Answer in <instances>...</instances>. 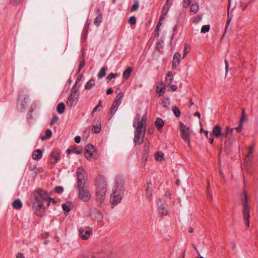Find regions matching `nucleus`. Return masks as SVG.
I'll list each match as a JSON object with an SVG mask.
<instances>
[{"label": "nucleus", "mask_w": 258, "mask_h": 258, "mask_svg": "<svg viewBox=\"0 0 258 258\" xmlns=\"http://www.w3.org/2000/svg\"><path fill=\"white\" fill-rule=\"evenodd\" d=\"M117 76V74L111 73L108 75V76L107 77V79L108 80L110 81V80H112V79L115 78Z\"/></svg>", "instance_id": "nucleus-45"}, {"label": "nucleus", "mask_w": 258, "mask_h": 258, "mask_svg": "<svg viewBox=\"0 0 258 258\" xmlns=\"http://www.w3.org/2000/svg\"><path fill=\"white\" fill-rule=\"evenodd\" d=\"M170 104V101L168 97H164L162 100V105L163 107L166 108L168 107Z\"/></svg>", "instance_id": "nucleus-32"}, {"label": "nucleus", "mask_w": 258, "mask_h": 258, "mask_svg": "<svg viewBox=\"0 0 258 258\" xmlns=\"http://www.w3.org/2000/svg\"><path fill=\"white\" fill-rule=\"evenodd\" d=\"M190 12L194 14H196L199 10V5L197 3H193L190 8Z\"/></svg>", "instance_id": "nucleus-29"}, {"label": "nucleus", "mask_w": 258, "mask_h": 258, "mask_svg": "<svg viewBox=\"0 0 258 258\" xmlns=\"http://www.w3.org/2000/svg\"><path fill=\"white\" fill-rule=\"evenodd\" d=\"M201 19V18L200 17V16H197V17H196L194 20V23H196V22H198L199 21H200Z\"/></svg>", "instance_id": "nucleus-62"}, {"label": "nucleus", "mask_w": 258, "mask_h": 258, "mask_svg": "<svg viewBox=\"0 0 258 258\" xmlns=\"http://www.w3.org/2000/svg\"><path fill=\"white\" fill-rule=\"evenodd\" d=\"M60 156L58 153L52 152L50 154L49 162L51 164H55L60 160Z\"/></svg>", "instance_id": "nucleus-15"}, {"label": "nucleus", "mask_w": 258, "mask_h": 258, "mask_svg": "<svg viewBox=\"0 0 258 258\" xmlns=\"http://www.w3.org/2000/svg\"><path fill=\"white\" fill-rule=\"evenodd\" d=\"M74 140L76 143H79L81 141V137L80 136H76Z\"/></svg>", "instance_id": "nucleus-58"}, {"label": "nucleus", "mask_w": 258, "mask_h": 258, "mask_svg": "<svg viewBox=\"0 0 258 258\" xmlns=\"http://www.w3.org/2000/svg\"><path fill=\"white\" fill-rule=\"evenodd\" d=\"M234 130H236L237 132L238 133H239L241 131L242 129V124L241 122H240L239 125L236 127H234L233 128Z\"/></svg>", "instance_id": "nucleus-53"}, {"label": "nucleus", "mask_w": 258, "mask_h": 258, "mask_svg": "<svg viewBox=\"0 0 258 258\" xmlns=\"http://www.w3.org/2000/svg\"><path fill=\"white\" fill-rule=\"evenodd\" d=\"M106 70L107 69L105 67H102L98 74V78H103L106 75Z\"/></svg>", "instance_id": "nucleus-28"}, {"label": "nucleus", "mask_w": 258, "mask_h": 258, "mask_svg": "<svg viewBox=\"0 0 258 258\" xmlns=\"http://www.w3.org/2000/svg\"><path fill=\"white\" fill-rule=\"evenodd\" d=\"M164 154L161 152H157L155 154V157L157 161H162L164 160Z\"/></svg>", "instance_id": "nucleus-30"}, {"label": "nucleus", "mask_w": 258, "mask_h": 258, "mask_svg": "<svg viewBox=\"0 0 258 258\" xmlns=\"http://www.w3.org/2000/svg\"><path fill=\"white\" fill-rule=\"evenodd\" d=\"M79 92L77 89L72 88L71 93L68 98L67 105L69 107H72L75 105L78 100Z\"/></svg>", "instance_id": "nucleus-8"}, {"label": "nucleus", "mask_w": 258, "mask_h": 258, "mask_svg": "<svg viewBox=\"0 0 258 258\" xmlns=\"http://www.w3.org/2000/svg\"><path fill=\"white\" fill-rule=\"evenodd\" d=\"M165 88L164 87L161 88H157V92L159 94V96H162L165 92Z\"/></svg>", "instance_id": "nucleus-43"}, {"label": "nucleus", "mask_w": 258, "mask_h": 258, "mask_svg": "<svg viewBox=\"0 0 258 258\" xmlns=\"http://www.w3.org/2000/svg\"><path fill=\"white\" fill-rule=\"evenodd\" d=\"M94 150V147L93 145L88 144L85 147V150L87 151H92L93 152V150Z\"/></svg>", "instance_id": "nucleus-47"}, {"label": "nucleus", "mask_w": 258, "mask_h": 258, "mask_svg": "<svg viewBox=\"0 0 258 258\" xmlns=\"http://www.w3.org/2000/svg\"><path fill=\"white\" fill-rule=\"evenodd\" d=\"M70 205V204L68 203H63L62 205V207L63 210L64 211V214L66 215H68L69 214V213L70 211V208L69 207L68 205Z\"/></svg>", "instance_id": "nucleus-33"}, {"label": "nucleus", "mask_w": 258, "mask_h": 258, "mask_svg": "<svg viewBox=\"0 0 258 258\" xmlns=\"http://www.w3.org/2000/svg\"><path fill=\"white\" fill-rule=\"evenodd\" d=\"M121 102L114 100L110 109V117L111 118L118 109Z\"/></svg>", "instance_id": "nucleus-14"}, {"label": "nucleus", "mask_w": 258, "mask_h": 258, "mask_svg": "<svg viewBox=\"0 0 258 258\" xmlns=\"http://www.w3.org/2000/svg\"><path fill=\"white\" fill-rule=\"evenodd\" d=\"M16 258H25V257L23 253H18L16 255Z\"/></svg>", "instance_id": "nucleus-64"}, {"label": "nucleus", "mask_w": 258, "mask_h": 258, "mask_svg": "<svg viewBox=\"0 0 258 258\" xmlns=\"http://www.w3.org/2000/svg\"><path fill=\"white\" fill-rule=\"evenodd\" d=\"M172 111L176 116L179 117L180 116V111L177 107L175 106L173 107Z\"/></svg>", "instance_id": "nucleus-36"}, {"label": "nucleus", "mask_w": 258, "mask_h": 258, "mask_svg": "<svg viewBox=\"0 0 258 258\" xmlns=\"http://www.w3.org/2000/svg\"><path fill=\"white\" fill-rule=\"evenodd\" d=\"M112 93H113V90H112V88H111L108 89L106 91V94L108 95L112 94Z\"/></svg>", "instance_id": "nucleus-63"}, {"label": "nucleus", "mask_w": 258, "mask_h": 258, "mask_svg": "<svg viewBox=\"0 0 258 258\" xmlns=\"http://www.w3.org/2000/svg\"><path fill=\"white\" fill-rule=\"evenodd\" d=\"M234 128L229 127L228 126H226L225 130L221 133V137L220 138L223 139L227 138L229 134H231Z\"/></svg>", "instance_id": "nucleus-19"}, {"label": "nucleus", "mask_w": 258, "mask_h": 258, "mask_svg": "<svg viewBox=\"0 0 258 258\" xmlns=\"http://www.w3.org/2000/svg\"><path fill=\"white\" fill-rule=\"evenodd\" d=\"M84 155L87 159H90L92 155H93V152L92 151H87L85 150Z\"/></svg>", "instance_id": "nucleus-42"}, {"label": "nucleus", "mask_w": 258, "mask_h": 258, "mask_svg": "<svg viewBox=\"0 0 258 258\" xmlns=\"http://www.w3.org/2000/svg\"><path fill=\"white\" fill-rule=\"evenodd\" d=\"M101 130V125H94L92 130V133L95 134L99 133Z\"/></svg>", "instance_id": "nucleus-34"}, {"label": "nucleus", "mask_w": 258, "mask_h": 258, "mask_svg": "<svg viewBox=\"0 0 258 258\" xmlns=\"http://www.w3.org/2000/svg\"><path fill=\"white\" fill-rule=\"evenodd\" d=\"M124 190V181L120 176L116 177L115 185L111 195L110 202L113 205H116L122 200V196Z\"/></svg>", "instance_id": "nucleus-3"}, {"label": "nucleus", "mask_w": 258, "mask_h": 258, "mask_svg": "<svg viewBox=\"0 0 258 258\" xmlns=\"http://www.w3.org/2000/svg\"><path fill=\"white\" fill-rule=\"evenodd\" d=\"M77 176V185L88 184L87 175L86 171L81 167L77 168L76 171Z\"/></svg>", "instance_id": "nucleus-7"}, {"label": "nucleus", "mask_w": 258, "mask_h": 258, "mask_svg": "<svg viewBox=\"0 0 258 258\" xmlns=\"http://www.w3.org/2000/svg\"><path fill=\"white\" fill-rule=\"evenodd\" d=\"M81 77L80 78L78 77L77 78V79L75 84L73 86L72 88H75V89H78V88H79L80 86V84H79V83L80 81L81 80Z\"/></svg>", "instance_id": "nucleus-44"}, {"label": "nucleus", "mask_w": 258, "mask_h": 258, "mask_svg": "<svg viewBox=\"0 0 258 258\" xmlns=\"http://www.w3.org/2000/svg\"><path fill=\"white\" fill-rule=\"evenodd\" d=\"M68 153H75L76 154H80L82 153V150H79L76 147H73L72 149H69L67 150Z\"/></svg>", "instance_id": "nucleus-31"}, {"label": "nucleus", "mask_w": 258, "mask_h": 258, "mask_svg": "<svg viewBox=\"0 0 258 258\" xmlns=\"http://www.w3.org/2000/svg\"><path fill=\"white\" fill-rule=\"evenodd\" d=\"M58 120V117L56 116H53L51 122L50 123V125H53L55 123H56Z\"/></svg>", "instance_id": "nucleus-50"}, {"label": "nucleus", "mask_w": 258, "mask_h": 258, "mask_svg": "<svg viewBox=\"0 0 258 258\" xmlns=\"http://www.w3.org/2000/svg\"><path fill=\"white\" fill-rule=\"evenodd\" d=\"M13 207L16 210L20 209L22 207V203L20 200L17 199L12 203Z\"/></svg>", "instance_id": "nucleus-22"}, {"label": "nucleus", "mask_w": 258, "mask_h": 258, "mask_svg": "<svg viewBox=\"0 0 258 258\" xmlns=\"http://www.w3.org/2000/svg\"><path fill=\"white\" fill-rule=\"evenodd\" d=\"M102 107V103L101 101H99L98 104L94 107L93 109L94 112H96L97 111H99V108Z\"/></svg>", "instance_id": "nucleus-49"}, {"label": "nucleus", "mask_w": 258, "mask_h": 258, "mask_svg": "<svg viewBox=\"0 0 258 258\" xmlns=\"http://www.w3.org/2000/svg\"><path fill=\"white\" fill-rule=\"evenodd\" d=\"M210 29V26L209 25H205L203 26L201 28V33H206L209 32Z\"/></svg>", "instance_id": "nucleus-35"}, {"label": "nucleus", "mask_w": 258, "mask_h": 258, "mask_svg": "<svg viewBox=\"0 0 258 258\" xmlns=\"http://www.w3.org/2000/svg\"><path fill=\"white\" fill-rule=\"evenodd\" d=\"M65 108L66 107L64 104L63 103H60L57 105L56 107V110L59 114H62L64 112Z\"/></svg>", "instance_id": "nucleus-25"}, {"label": "nucleus", "mask_w": 258, "mask_h": 258, "mask_svg": "<svg viewBox=\"0 0 258 258\" xmlns=\"http://www.w3.org/2000/svg\"><path fill=\"white\" fill-rule=\"evenodd\" d=\"M133 70L132 67H128L123 73V78L126 80L130 76Z\"/></svg>", "instance_id": "nucleus-24"}, {"label": "nucleus", "mask_w": 258, "mask_h": 258, "mask_svg": "<svg viewBox=\"0 0 258 258\" xmlns=\"http://www.w3.org/2000/svg\"><path fill=\"white\" fill-rule=\"evenodd\" d=\"M173 80V75L171 72H168L165 77V84L169 85Z\"/></svg>", "instance_id": "nucleus-20"}, {"label": "nucleus", "mask_w": 258, "mask_h": 258, "mask_svg": "<svg viewBox=\"0 0 258 258\" xmlns=\"http://www.w3.org/2000/svg\"><path fill=\"white\" fill-rule=\"evenodd\" d=\"M222 127L219 125H216L213 127L212 131L210 133L209 136H214L217 138L221 137Z\"/></svg>", "instance_id": "nucleus-13"}, {"label": "nucleus", "mask_w": 258, "mask_h": 258, "mask_svg": "<svg viewBox=\"0 0 258 258\" xmlns=\"http://www.w3.org/2000/svg\"><path fill=\"white\" fill-rule=\"evenodd\" d=\"M158 210L160 214L166 215L168 213V206L165 203L164 200L159 199L158 202Z\"/></svg>", "instance_id": "nucleus-10"}, {"label": "nucleus", "mask_w": 258, "mask_h": 258, "mask_svg": "<svg viewBox=\"0 0 258 258\" xmlns=\"http://www.w3.org/2000/svg\"><path fill=\"white\" fill-rule=\"evenodd\" d=\"M231 19H232V18L230 17L229 14H228L227 20V21H226V26H225V31L227 30V28L229 26V25L230 24V21H231Z\"/></svg>", "instance_id": "nucleus-51"}, {"label": "nucleus", "mask_w": 258, "mask_h": 258, "mask_svg": "<svg viewBox=\"0 0 258 258\" xmlns=\"http://www.w3.org/2000/svg\"><path fill=\"white\" fill-rule=\"evenodd\" d=\"M164 122L162 119L160 118H157L155 121V125L157 127L158 131L161 133L162 132V128L164 126Z\"/></svg>", "instance_id": "nucleus-17"}, {"label": "nucleus", "mask_w": 258, "mask_h": 258, "mask_svg": "<svg viewBox=\"0 0 258 258\" xmlns=\"http://www.w3.org/2000/svg\"><path fill=\"white\" fill-rule=\"evenodd\" d=\"M95 85V80L91 79L89 81L85 86V88L86 90L91 89Z\"/></svg>", "instance_id": "nucleus-27"}, {"label": "nucleus", "mask_w": 258, "mask_h": 258, "mask_svg": "<svg viewBox=\"0 0 258 258\" xmlns=\"http://www.w3.org/2000/svg\"><path fill=\"white\" fill-rule=\"evenodd\" d=\"M144 148L145 154L148 153L149 150V143H145L144 145Z\"/></svg>", "instance_id": "nucleus-52"}, {"label": "nucleus", "mask_w": 258, "mask_h": 258, "mask_svg": "<svg viewBox=\"0 0 258 258\" xmlns=\"http://www.w3.org/2000/svg\"><path fill=\"white\" fill-rule=\"evenodd\" d=\"M170 88L172 91H176L177 89V87L176 85H172L170 86Z\"/></svg>", "instance_id": "nucleus-61"}, {"label": "nucleus", "mask_w": 258, "mask_h": 258, "mask_svg": "<svg viewBox=\"0 0 258 258\" xmlns=\"http://www.w3.org/2000/svg\"><path fill=\"white\" fill-rule=\"evenodd\" d=\"M246 118V115L244 114V110H242V115L240 118V122L242 123L243 120Z\"/></svg>", "instance_id": "nucleus-56"}, {"label": "nucleus", "mask_w": 258, "mask_h": 258, "mask_svg": "<svg viewBox=\"0 0 258 258\" xmlns=\"http://www.w3.org/2000/svg\"><path fill=\"white\" fill-rule=\"evenodd\" d=\"M107 184L104 178L100 177L97 181L96 200L99 205H101L105 199Z\"/></svg>", "instance_id": "nucleus-4"}, {"label": "nucleus", "mask_w": 258, "mask_h": 258, "mask_svg": "<svg viewBox=\"0 0 258 258\" xmlns=\"http://www.w3.org/2000/svg\"><path fill=\"white\" fill-rule=\"evenodd\" d=\"M139 7V5L138 2H135L131 7V11L134 12L136 11Z\"/></svg>", "instance_id": "nucleus-40"}, {"label": "nucleus", "mask_w": 258, "mask_h": 258, "mask_svg": "<svg viewBox=\"0 0 258 258\" xmlns=\"http://www.w3.org/2000/svg\"><path fill=\"white\" fill-rule=\"evenodd\" d=\"M140 114H137L133 121V126L136 128L134 142L135 145H140L143 143L145 137L147 122V114H144L140 120Z\"/></svg>", "instance_id": "nucleus-2"}, {"label": "nucleus", "mask_w": 258, "mask_h": 258, "mask_svg": "<svg viewBox=\"0 0 258 258\" xmlns=\"http://www.w3.org/2000/svg\"><path fill=\"white\" fill-rule=\"evenodd\" d=\"M55 191L58 194H61L63 191V188L60 186H56L55 188Z\"/></svg>", "instance_id": "nucleus-46"}, {"label": "nucleus", "mask_w": 258, "mask_h": 258, "mask_svg": "<svg viewBox=\"0 0 258 258\" xmlns=\"http://www.w3.org/2000/svg\"><path fill=\"white\" fill-rule=\"evenodd\" d=\"M128 22L130 24L132 25H135L136 23V17L134 16L131 17L128 20Z\"/></svg>", "instance_id": "nucleus-39"}, {"label": "nucleus", "mask_w": 258, "mask_h": 258, "mask_svg": "<svg viewBox=\"0 0 258 258\" xmlns=\"http://www.w3.org/2000/svg\"><path fill=\"white\" fill-rule=\"evenodd\" d=\"M51 200L48 194L42 189H38L32 194V208L37 216L43 215L45 209L50 205Z\"/></svg>", "instance_id": "nucleus-1"}, {"label": "nucleus", "mask_w": 258, "mask_h": 258, "mask_svg": "<svg viewBox=\"0 0 258 258\" xmlns=\"http://www.w3.org/2000/svg\"><path fill=\"white\" fill-rule=\"evenodd\" d=\"M243 199L242 200L241 203L243 208V217L244 220V222L247 227L249 226V212L250 208L247 204V196L244 192L243 194Z\"/></svg>", "instance_id": "nucleus-6"}, {"label": "nucleus", "mask_w": 258, "mask_h": 258, "mask_svg": "<svg viewBox=\"0 0 258 258\" xmlns=\"http://www.w3.org/2000/svg\"><path fill=\"white\" fill-rule=\"evenodd\" d=\"M102 21V15L100 13L98 16L94 19V24L96 26H99Z\"/></svg>", "instance_id": "nucleus-26"}, {"label": "nucleus", "mask_w": 258, "mask_h": 258, "mask_svg": "<svg viewBox=\"0 0 258 258\" xmlns=\"http://www.w3.org/2000/svg\"><path fill=\"white\" fill-rule=\"evenodd\" d=\"M169 8V5H167L166 4L163 8L162 14H164V13L166 12V15L168 12V10Z\"/></svg>", "instance_id": "nucleus-55"}, {"label": "nucleus", "mask_w": 258, "mask_h": 258, "mask_svg": "<svg viewBox=\"0 0 258 258\" xmlns=\"http://www.w3.org/2000/svg\"><path fill=\"white\" fill-rule=\"evenodd\" d=\"M85 64V59L84 58L83 55L82 56V59L80 61V63L79 64V72L83 68Z\"/></svg>", "instance_id": "nucleus-37"}, {"label": "nucleus", "mask_w": 258, "mask_h": 258, "mask_svg": "<svg viewBox=\"0 0 258 258\" xmlns=\"http://www.w3.org/2000/svg\"><path fill=\"white\" fill-rule=\"evenodd\" d=\"M123 96H124L123 93L121 92H119L118 93L116 99L114 100L119 101L121 103Z\"/></svg>", "instance_id": "nucleus-38"}, {"label": "nucleus", "mask_w": 258, "mask_h": 258, "mask_svg": "<svg viewBox=\"0 0 258 258\" xmlns=\"http://www.w3.org/2000/svg\"><path fill=\"white\" fill-rule=\"evenodd\" d=\"M253 148H254L253 145H251L248 148V153L247 155V156H246V158L245 159V164H246L247 165H248L249 164H250V161H249V160L250 158V154L253 152Z\"/></svg>", "instance_id": "nucleus-21"}, {"label": "nucleus", "mask_w": 258, "mask_h": 258, "mask_svg": "<svg viewBox=\"0 0 258 258\" xmlns=\"http://www.w3.org/2000/svg\"><path fill=\"white\" fill-rule=\"evenodd\" d=\"M90 22L89 20H87L86 21V24H85V26L84 28V32H87V31L88 30V29H89V25H90Z\"/></svg>", "instance_id": "nucleus-54"}, {"label": "nucleus", "mask_w": 258, "mask_h": 258, "mask_svg": "<svg viewBox=\"0 0 258 258\" xmlns=\"http://www.w3.org/2000/svg\"><path fill=\"white\" fill-rule=\"evenodd\" d=\"M21 96L22 95L19 94L18 99V107L19 109L22 111L26 108L27 104L29 100V97L27 95L24 98V100H22Z\"/></svg>", "instance_id": "nucleus-12"}, {"label": "nucleus", "mask_w": 258, "mask_h": 258, "mask_svg": "<svg viewBox=\"0 0 258 258\" xmlns=\"http://www.w3.org/2000/svg\"><path fill=\"white\" fill-rule=\"evenodd\" d=\"M180 54L178 52H175L173 55V60H172V67L173 69H175L178 66L180 62Z\"/></svg>", "instance_id": "nucleus-16"}, {"label": "nucleus", "mask_w": 258, "mask_h": 258, "mask_svg": "<svg viewBox=\"0 0 258 258\" xmlns=\"http://www.w3.org/2000/svg\"><path fill=\"white\" fill-rule=\"evenodd\" d=\"M42 152L40 149L35 150L32 154V158L34 160H39L42 158Z\"/></svg>", "instance_id": "nucleus-18"}, {"label": "nucleus", "mask_w": 258, "mask_h": 258, "mask_svg": "<svg viewBox=\"0 0 258 258\" xmlns=\"http://www.w3.org/2000/svg\"><path fill=\"white\" fill-rule=\"evenodd\" d=\"M80 236L82 240L88 239L92 233V230L89 227L81 228L79 230Z\"/></svg>", "instance_id": "nucleus-11"}, {"label": "nucleus", "mask_w": 258, "mask_h": 258, "mask_svg": "<svg viewBox=\"0 0 258 258\" xmlns=\"http://www.w3.org/2000/svg\"><path fill=\"white\" fill-rule=\"evenodd\" d=\"M225 72H226V75L227 74L228 72V62L226 59H225Z\"/></svg>", "instance_id": "nucleus-59"}, {"label": "nucleus", "mask_w": 258, "mask_h": 258, "mask_svg": "<svg viewBox=\"0 0 258 258\" xmlns=\"http://www.w3.org/2000/svg\"><path fill=\"white\" fill-rule=\"evenodd\" d=\"M23 0H10V2L12 5H17L22 2Z\"/></svg>", "instance_id": "nucleus-48"}, {"label": "nucleus", "mask_w": 258, "mask_h": 258, "mask_svg": "<svg viewBox=\"0 0 258 258\" xmlns=\"http://www.w3.org/2000/svg\"><path fill=\"white\" fill-rule=\"evenodd\" d=\"M102 253L96 254L95 255H93L91 258H101Z\"/></svg>", "instance_id": "nucleus-60"}, {"label": "nucleus", "mask_w": 258, "mask_h": 258, "mask_svg": "<svg viewBox=\"0 0 258 258\" xmlns=\"http://www.w3.org/2000/svg\"><path fill=\"white\" fill-rule=\"evenodd\" d=\"M78 186L79 198L83 202H88L91 199V194L89 191V184Z\"/></svg>", "instance_id": "nucleus-5"}, {"label": "nucleus", "mask_w": 258, "mask_h": 258, "mask_svg": "<svg viewBox=\"0 0 258 258\" xmlns=\"http://www.w3.org/2000/svg\"><path fill=\"white\" fill-rule=\"evenodd\" d=\"M52 136V132L50 129H47L45 132V135L41 136L42 141H45L49 139Z\"/></svg>", "instance_id": "nucleus-23"}, {"label": "nucleus", "mask_w": 258, "mask_h": 258, "mask_svg": "<svg viewBox=\"0 0 258 258\" xmlns=\"http://www.w3.org/2000/svg\"><path fill=\"white\" fill-rule=\"evenodd\" d=\"M187 45H185L184 47V49L183 50V57H184L188 52V51H187Z\"/></svg>", "instance_id": "nucleus-57"}, {"label": "nucleus", "mask_w": 258, "mask_h": 258, "mask_svg": "<svg viewBox=\"0 0 258 258\" xmlns=\"http://www.w3.org/2000/svg\"><path fill=\"white\" fill-rule=\"evenodd\" d=\"M180 126L182 128L181 130V138L184 142L187 143L188 146L190 147V142L189 140L190 132L189 128V127H186L183 124H181Z\"/></svg>", "instance_id": "nucleus-9"}, {"label": "nucleus", "mask_w": 258, "mask_h": 258, "mask_svg": "<svg viewBox=\"0 0 258 258\" xmlns=\"http://www.w3.org/2000/svg\"><path fill=\"white\" fill-rule=\"evenodd\" d=\"M193 0H183L182 5L184 8H187Z\"/></svg>", "instance_id": "nucleus-41"}]
</instances>
